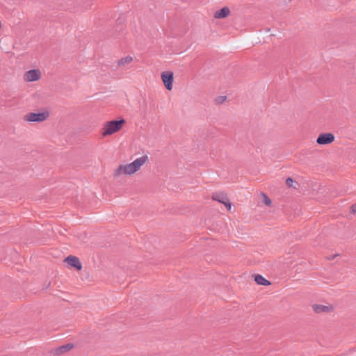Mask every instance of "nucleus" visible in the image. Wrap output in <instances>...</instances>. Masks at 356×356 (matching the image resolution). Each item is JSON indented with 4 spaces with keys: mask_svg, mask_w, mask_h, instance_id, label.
<instances>
[{
    "mask_svg": "<svg viewBox=\"0 0 356 356\" xmlns=\"http://www.w3.org/2000/svg\"><path fill=\"white\" fill-rule=\"evenodd\" d=\"M148 160L147 156H143L137 158L133 162L127 165H120L115 171L114 175L120 177L121 175H131L140 168Z\"/></svg>",
    "mask_w": 356,
    "mask_h": 356,
    "instance_id": "obj_1",
    "label": "nucleus"
},
{
    "mask_svg": "<svg viewBox=\"0 0 356 356\" xmlns=\"http://www.w3.org/2000/svg\"><path fill=\"white\" fill-rule=\"evenodd\" d=\"M124 123L125 120L124 119L107 122L102 128V136L105 137L118 131Z\"/></svg>",
    "mask_w": 356,
    "mask_h": 356,
    "instance_id": "obj_2",
    "label": "nucleus"
},
{
    "mask_svg": "<svg viewBox=\"0 0 356 356\" xmlns=\"http://www.w3.org/2000/svg\"><path fill=\"white\" fill-rule=\"evenodd\" d=\"M49 117L47 111L42 113H29L24 117V120L31 122H40L44 121Z\"/></svg>",
    "mask_w": 356,
    "mask_h": 356,
    "instance_id": "obj_3",
    "label": "nucleus"
},
{
    "mask_svg": "<svg viewBox=\"0 0 356 356\" xmlns=\"http://www.w3.org/2000/svg\"><path fill=\"white\" fill-rule=\"evenodd\" d=\"M41 77V72L38 69L31 70L24 74V79L27 82L38 81Z\"/></svg>",
    "mask_w": 356,
    "mask_h": 356,
    "instance_id": "obj_4",
    "label": "nucleus"
},
{
    "mask_svg": "<svg viewBox=\"0 0 356 356\" xmlns=\"http://www.w3.org/2000/svg\"><path fill=\"white\" fill-rule=\"evenodd\" d=\"M161 79L167 90H171L173 83V73L170 72H164L161 74Z\"/></svg>",
    "mask_w": 356,
    "mask_h": 356,
    "instance_id": "obj_5",
    "label": "nucleus"
},
{
    "mask_svg": "<svg viewBox=\"0 0 356 356\" xmlns=\"http://www.w3.org/2000/svg\"><path fill=\"white\" fill-rule=\"evenodd\" d=\"M334 140V136L331 133L321 134L316 142L319 145H328Z\"/></svg>",
    "mask_w": 356,
    "mask_h": 356,
    "instance_id": "obj_6",
    "label": "nucleus"
},
{
    "mask_svg": "<svg viewBox=\"0 0 356 356\" xmlns=\"http://www.w3.org/2000/svg\"><path fill=\"white\" fill-rule=\"evenodd\" d=\"M68 266L74 268L76 270H81L82 269V264L79 259L73 255H68L67 257Z\"/></svg>",
    "mask_w": 356,
    "mask_h": 356,
    "instance_id": "obj_7",
    "label": "nucleus"
},
{
    "mask_svg": "<svg viewBox=\"0 0 356 356\" xmlns=\"http://www.w3.org/2000/svg\"><path fill=\"white\" fill-rule=\"evenodd\" d=\"M229 14V8L228 7H223L222 8L215 12L214 17L216 19L225 18L227 17Z\"/></svg>",
    "mask_w": 356,
    "mask_h": 356,
    "instance_id": "obj_8",
    "label": "nucleus"
},
{
    "mask_svg": "<svg viewBox=\"0 0 356 356\" xmlns=\"http://www.w3.org/2000/svg\"><path fill=\"white\" fill-rule=\"evenodd\" d=\"M312 307L316 313L329 312L332 310V307L322 305H314Z\"/></svg>",
    "mask_w": 356,
    "mask_h": 356,
    "instance_id": "obj_9",
    "label": "nucleus"
},
{
    "mask_svg": "<svg viewBox=\"0 0 356 356\" xmlns=\"http://www.w3.org/2000/svg\"><path fill=\"white\" fill-rule=\"evenodd\" d=\"M254 281L259 285L268 286L270 284V282L268 280L259 274L254 275Z\"/></svg>",
    "mask_w": 356,
    "mask_h": 356,
    "instance_id": "obj_10",
    "label": "nucleus"
},
{
    "mask_svg": "<svg viewBox=\"0 0 356 356\" xmlns=\"http://www.w3.org/2000/svg\"><path fill=\"white\" fill-rule=\"evenodd\" d=\"M67 352V344L63 345L58 348L52 349L50 353L56 356L60 355L63 353H65Z\"/></svg>",
    "mask_w": 356,
    "mask_h": 356,
    "instance_id": "obj_11",
    "label": "nucleus"
},
{
    "mask_svg": "<svg viewBox=\"0 0 356 356\" xmlns=\"http://www.w3.org/2000/svg\"><path fill=\"white\" fill-rule=\"evenodd\" d=\"M133 60V58L131 56H127L120 58L118 62V65L120 67H124L126 65L131 63Z\"/></svg>",
    "mask_w": 356,
    "mask_h": 356,
    "instance_id": "obj_12",
    "label": "nucleus"
},
{
    "mask_svg": "<svg viewBox=\"0 0 356 356\" xmlns=\"http://www.w3.org/2000/svg\"><path fill=\"white\" fill-rule=\"evenodd\" d=\"M228 197L224 195L223 193L216 194L213 196V200L219 202V200L225 202V199H227Z\"/></svg>",
    "mask_w": 356,
    "mask_h": 356,
    "instance_id": "obj_13",
    "label": "nucleus"
},
{
    "mask_svg": "<svg viewBox=\"0 0 356 356\" xmlns=\"http://www.w3.org/2000/svg\"><path fill=\"white\" fill-rule=\"evenodd\" d=\"M219 202L223 204L228 210H230L231 208H232V204L229 201V200L227 198V199H225V202H223L222 200H219Z\"/></svg>",
    "mask_w": 356,
    "mask_h": 356,
    "instance_id": "obj_14",
    "label": "nucleus"
},
{
    "mask_svg": "<svg viewBox=\"0 0 356 356\" xmlns=\"http://www.w3.org/2000/svg\"><path fill=\"white\" fill-rule=\"evenodd\" d=\"M262 195H263V197H264V203L266 205H268V206L270 205V204H271L270 199L267 195H266L264 193H263Z\"/></svg>",
    "mask_w": 356,
    "mask_h": 356,
    "instance_id": "obj_15",
    "label": "nucleus"
},
{
    "mask_svg": "<svg viewBox=\"0 0 356 356\" xmlns=\"http://www.w3.org/2000/svg\"><path fill=\"white\" fill-rule=\"evenodd\" d=\"M226 97L225 96H220L216 99V102L218 103H222L225 101Z\"/></svg>",
    "mask_w": 356,
    "mask_h": 356,
    "instance_id": "obj_16",
    "label": "nucleus"
},
{
    "mask_svg": "<svg viewBox=\"0 0 356 356\" xmlns=\"http://www.w3.org/2000/svg\"><path fill=\"white\" fill-rule=\"evenodd\" d=\"M293 182V180L291 178H290V177L287 178L286 180V184L288 186H292V183Z\"/></svg>",
    "mask_w": 356,
    "mask_h": 356,
    "instance_id": "obj_17",
    "label": "nucleus"
},
{
    "mask_svg": "<svg viewBox=\"0 0 356 356\" xmlns=\"http://www.w3.org/2000/svg\"><path fill=\"white\" fill-rule=\"evenodd\" d=\"M74 348V345L71 343H68V350L72 349Z\"/></svg>",
    "mask_w": 356,
    "mask_h": 356,
    "instance_id": "obj_18",
    "label": "nucleus"
},
{
    "mask_svg": "<svg viewBox=\"0 0 356 356\" xmlns=\"http://www.w3.org/2000/svg\"><path fill=\"white\" fill-rule=\"evenodd\" d=\"M351 208L353 212H356V204L352 205Z\"/></svg>",
    "mask_w": 356,
    "mask_h": 356,
    "instance_id": "obj_19",
    "label": "nucleus"
},
{
    "mask_svg": "<svg viewBox=\"0 0 356 356\" xmlns=\"http://www.w3.org/2000/svg\"><path fill=\"white\" fill-rule=\"evenodd\" d=\"M63 262H67V257H65L64 259H63Z\"/></svg>",
    "mask_w": 356,
    "mask_h": 356,
    "instance_id": "obj_20",
    "label": "nucleus"
}]
</instances>
